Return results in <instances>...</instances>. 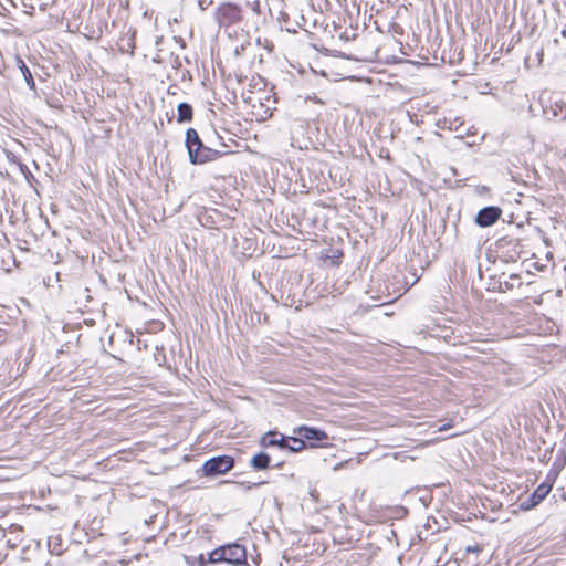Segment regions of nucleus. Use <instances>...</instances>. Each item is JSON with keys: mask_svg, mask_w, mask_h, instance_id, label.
<instances>
[{"mask_svg": "<svg viewBox=\"0 0 566 566\" xmlns=\"http://www.w3.org/2000/svg\"><path fill=\"white\" fill-rule=\"evenodd\" d=\"M17 65L21 72V74L23 75V78H24L27 85L29 86V88L34 91L35 82L33 80L32 73H31L30 69L27 66V64L24 63V61L19 56L17 57Z\"/></svg>", "mask_w": 566, "mask_h": 566, "instance_id": "nucleus-14", "label": "nucleus"}, {"mask_svg": "<svg viewBox=\"0 0 566 566\" xmlns=\"http://www.w3.org/2000/svg\"><path fill=\"white\" fill-rule=\"evenodd\" d=\"M468 551H469V552H475V553H478V552H480V548H479V547H476V546H475V547H468Z\"/></svg>", "mask_w": 566, "mask_h": 566, "instance_id": "nucleus-20", "label": "nucleus"}, {"mask_svg": "<svg viewBox=\"0 0 566 566\" xmlns=\"http://www.w3.org/2000/svg\"><path fill=\"white\" fill-rule=\"evenodd\" d=\"M481 499V505H482V517L486 518L488 521L495 522L499 520H502L503 522H506L510 520L509 514L506 513V509L502 512L497 513L496 507H502L503 503L499 501V497H480Z\"/></svg>", "mask_w": 566, "mask_h": 566, "instance_id": "nucleus-4", "label": "nucleus"}, {"mask_svg": "<svg viewBox=\"0 0 566 566\" xmlns=\"http://www.w3.org/2000/svg\"><path fill=\"white\" fill-rule=\"evenodd\" d=\"M502 210L495 206L482 208L475 217V222L481 228L493 226L501 217Z\"/></svg>", "mask_w": 566, "mask_h": 566, "instance_id": "nucleus-7", "label": "nucleus"}, {"mask_svg": "<svg viewBox=\"0 0 566 566\" xmlns=\"http://www.w3.org/2000/svg\"><path fill=\"white\" fill-rule=\"evenodd\" d=\"M513 499L514 497H505L506 513L509 516L535 507L542 497H538V500H535V497H517L516 501L512 502Z\"/></svg>", "mask_w": 566, "mask_h": 566, "instance_id": "nucleus-6", "label": "nucleus"}, {"mask_svg": "<svg viewBox=\"0 0 566 566\" xmlns=\"http://www.w3.org/2000/svg\"><path fill=\"white\" fill-rule=\"evenodd\" d=\"M294 432L297 433L298 436H301L304 441L307 440V441L319 442L327 438V434L325 431H323L318 428H314V427L302 426V427H298L297 429H295Z\"/></svg>", "mask_w": 566, "mask_h": 566, "instance_id": "nucleus-9", "label": "nucleus"}, {"mask_svg": "<svg viewBox=\"0 0 566 566\" xmlns=\"http://www.w3.org/2000/svg\"><path fill=\"white\" fill-rule=\"evenodd\" d=\"M209 563L216 564L226 562L233 565H243L247 562L245 548L240 544H228L209 554Z\"/></svg>", "mask_w": 566, "mask_h": 566, "instance_id": "nucleus-2", "label": "nucleus"}, {"mask_svg": "<svg viewBox=\"0 0 566 566\" xmlns=\"http://www.w3.org/2000/svg\"><path fill=\"white\" fill-rule=\"evenodd\" d=\"M289 442L285 443L286 452H297L306 448V443L301 436L298 437H286Z\"/></svg>", "mask_w": 566, "mask_h": 566, "instance_id": "nucleus-15", "label": "nucleus"}, {"mask_svg": "<svg viewBox=\"0 0 566 566\" xmlns=\"http://www.w3.org/2000/svg\"><path fill=\"white\" fill-rule=\"evenodd\" d=\"M289 442V439L277 432V431H269L264 433L260 439V444L263 448H277L282 451L285 450V443Z\"/></svg>", "mask_w": 566, "mask_h": 566, "instance_id": "nucleus-8", "label": "nucleus"}, {"mask_svg": "<svg viewBox=\"0 0 566 566\" xmlns=\"http://www.w3.org/2000/svg\"><path fill=\"white\" fill-rule=\"evenodd\" d=\"M544 114L547 119H565L566 118V106L562 103H555L549 108L544 109Z\"/></svg>", "mask_w": 566, "mask_h": 566, "instance_id": "nucleus-11", "label": "nucleus"}, {"mask_svg": "<svg viewBox=\"0 0 566 566\" xmlns=\"http://www.w3.org/2000/svg\"><path fill=\"white\" fill-rule=\"evenodd\" d=\"M423 506H427L428 503L422 499Z\"/></svg>", "mask_w": 566, "mask_h": 566, "instance_id": "nucleus-21", "label": "nucleus"}, {"mask_svg": "<svg viewBox=\"0 0 566 566\" xmlns=\"http://www.w3.org/2000/svg\"><path fill=\"white\" fill-rule=\"evenodd\" d=\"M177 111H178L177 120L179 123H188V122L192 120L193 111H192V106L190 104L182 102L177 106Z\"/></svg>", "mask_w": 566, "mask_h": 566, "instance_id": "nucleus-13", "label": "nucleus"}, {"mask_svg": "<svg viewBox=\"0 0 566 566\" xmlns=\"http://www.w3.org/2000/svg\"><path fill=\"white\" fill-rule=\"evenodd\" d=\"M557 476V472L556 471H551L548 474H547V480L552 481L554 480L555 478Z\"/></svg>", "mask_w": 566, "mask_h": 566, "instance_id": "nucleus-18", "label": "nucleus"}, {"mask_svg": "<svg viewBox=\"0 0 566 566\" xmlns=\"http://www.w3.org/2000/svg\"><path fill=\"white\" fill-rule=\"evenodd\" d=\"M185 145L188 151L189 161L192 165H202L213 161L228 154L224 150H218L206 146L193 128L186 130Z\"/></svg>", "mask_w": 566, "mask_h": 566, "instance_id": "nucleus-1", "label": "nucleus"}, {"mask_svg": "<svg viewBox=\"0 0 566 566\" xmlns=\"http://www.w3.org/2000/svg\"><path fill=\"white\" fill-rule=\"evenodd\" d=\"M271 463V455L266 452H259L252 457L250 460V465L254 470H265L270 467Z\"/></svg>", "mask_w": 566, "mask_h": 566, "instance_id": "nucleus-10", "label": "nucleus"}, {"mask_svg": "<svg viewBox=\"0 0 566 566\" xmlns=\"http://www.w3.org/2000/svg\"><path fill=\"white\" fill-rule=\"evenodd\" d=\"M135 36L136 30L129 28L126 34L122 38L123 45L120 48L122 52L133 54L135 49Z\"/></svg>", "mask_w": 566, "mask_h": 566, "instance_id": "nucleus-12", "label": "nucleus"}, {"mask_svg": "<svg viewBox=\"0 0 566 566\" xmlns=\"http://www.w3.org/2000/svg\"><path fill=\"white\" fill-rule=\"evenodd\" d=\"M234 467V459L231 455H217L208 459L200 471L203 476H217L229 472Z\"/></svg>", "mask_w": 566, "mask_h": 566, "instance_id": "nucleus-3", "label": "nucleus"}, {"mask_svg": "<svg viewBox=\"0 0 566 566\" xmlns=\"http://www.w3.org/2000/svg\"><path fill=\"white\" fill-rule=\"evenodd\" d=\"M241 9L232 3H223L216 13V20L220 27H229L241 20Z\"/></svg>", "mask_w": 566, "mask_h": 566, "instance_id": "nucleus-5", "label": "nucleus"}, {"mask_svg": "<svg viewBox=\"0 0 566 566\" xmlns=\"http://www.w3.org/2000/svg\"><path fill=\"white\" fill-rule=\"evenodd\" d=\"M198 560H199V564H200L201 566H203V565L206 564V560H205L203 555H200V556L198 557Z\"/></svg>", "mask_w": 566, "mask_h": 566, "instance_id": "nucleus-19", "label": "nucleus"}, {"mask_svg": "<svg viewBox=\"0 0 566 566\" xmlns=\"http://www.w3.org/2000/svg\"><path fill=\"white\" fill-rule=\"evenodd\" d=\"M562 34L563 36H566V30H563Z\"/></svg>", "mask_w": 566, "mask_h": 566, "instance_id": "nucleus-22", "label": "nucleus"}, {"mask_svg": "<svg viewBox=\"0 0 566 566\" xmlns=\"http://www.w3.org/2000/svg\"><path fill=\"white\" fill-rule=\"evenodd\" d=\"M248 6H250L253 11L259 12V9H260L259 1H253L252 3L248 2Z\"/></svg>", "mask_w": 566, "mask_h": 566, "instance_id": "nucleus-17", "label": "nucleus"}, {"mask_svg": "<svg viewBox=\"0 0 566 566\" xmlns=\"http://www.w3.org/2000/svg\"><path fill=\"white\" fill-rule=\"evenodd\" d=\"M552 490V483L543 482L531 495H547Z\"/></svg>", "mask_w": 566, "mask_h": 566, "instance_id": "nucleus-16", "label": "nucleus"}]
</instances>
